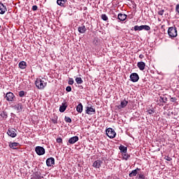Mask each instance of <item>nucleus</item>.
Returning <instances> with one entry per match:
<instances>
[{
    "mask_svg": "<svg viewBox=\"0 0 179 179\" xmlns=\"http://www.w3.org/2000/svg\"><path fill=\"white\" fill-rule=\"evenodd\" d=\"M168 34L170 38H176L178 35L177 32V27H171L168 29Z\"/></svg>",
    "mask_w": 179,
    "mask_h": 179,
    "instance_id": "f257e3e1",
    "label": "nucleus"
},
{
    "mask_svg": "<svg viewBox=\"0 0 179 179\" xmlns=\"http://www.w3.org/2000/svg\"><path fill=\"white\" fill-rule=\"evenodd\" d=\"M35 85L38 89L43 90L47 86V83L44 82L41 78H37L35 81Z\"/></svg>",
    "mask_w": 179,
    "mask_h": 179,
    "instance_id": "f03ea898",
    "label": "nucleus"
},
{
    "mask_svg": "<svg viewBox=\"0 0 179 179\" xmlns=\"http://www.w3.org/2000/svg\"><path fill=\"white\" fill-rule=\"evenodd\" d=\"M106 135L108 136V138L113 139L115 135H117V133H115V131H114L113 128H108L106 129Z\"/></svg>",
    "mask_w": 179,
    "mask_h": 179,
    "instance_id": "7ed1b4c3",
    "label": "nucleus"
},
{
    "mask_svg": "<svg viewBox=\"0 0 179 179\" xmlns=\"http://www.w3.org/2000/svg\"><path fill=\"white\" fill-rule=\"evenodd\" d=\"M35 152L38 156H43V155H45V149L41 146H36L35 148Z\"/></svg>",
    "mask_w": 179,
    "mask_h": 179,
    "instance_id": "20e7f679",
    "label": "nucleus"
},
{
    "mask_svg": "<svg viewBox=\"0 0 179 179\" xmlns=\"http://www.w3.org/2000/svg\"><path fill=\"white\" fill-rule=\"evenodd\" d=\"M16 132H17V131H16L15 129H8L7 131V134L8 136H10V138H16L17 136Z\"/></svg>",
    "mask_w": 179,
    "mask_h": 179,
    "instance_id": "39448f33",
    "label": "nucleus"
},
{
    "mask_svg": "<svg viewBox=\"0 0 179 179\" xmlns=\"http://www.w3.org/2000/svg\"><path fill=\"white\" fill-rule=\"evenodd\" d=\"M130 79H131V82L135 83L138 82V80H139V75H138V73H132L130 75Z\"/></svg>",
    "mask_w": 179,
    "mask_h": 179,
    "instance_id": "423d86ee",
    "label": "nucleus"
},
{
    "mask_svg": "<svg viewBox=\"0 0 179 179\" xmlns=\"http://www.w3.org/2000/svg\"><path fill=\"white\" fill-rule=\"evenodd\" d=\"M5 98L7 101H13L15 100V94L12 92H7Z\"/></svg>",
    "mask_w": 179,
    "mask_h": 179,
    "instance_id": "0eeeda50",
    "label": "nucleus"
},
{
    "mask_svg": "<svg viewBox=\"0 0 179 179\" xmlns=\"http://www.w3.org/2000/svg\"><path fill=\"white\" fill-rule=\"evenodd\" d=\"M86 114H88V115H93V114L96 113V109H94V108L90 106H87L86 108Z\"/></svg>",
    "mask_w": 179,
    "mask_h": 179,
    "instance_id": "6e6552de",
    "label": "nucleus"
},
{
    "mask_svg": "<svg viewBox=\"0 0 179 179\" xmlns=\"http://www.w3.org/2000/svg\"><path fill=\"white\" fill-rule=\"evenodd\" d=\"M55 164V159L54 157H50L46 159V165L48 167H51V166H54Z\"/></svg>",
    "mask_w": 179,
    "mask_h": 179,
    "instance_id": "1a4fd4ad",
    "label": "nucleus"
},
{
    "mask_svg": "<svg viewBox=\"0 0 179 179\" xmlns=\"http://www.w3.org/2000/svg\"><path fill=\"white\" fill-rule=\"evenodd\" d=\"M14 108L17 113H22V111H23V104L19 103L14 106Z\"/></svg>",
    "mask_w": 179,
    "mask_h": 179,
    "instance_id": "9d476101",
    "label": "nucleus"
},
{
    "mask_svg": "<svg viewBox=\"0 0 179 179\" xmlns=\"http://www.w3.org/2000/svg\"><path fill=\"white\" fill-rule=\"evenodd\" d=\"M101 164H103V162H101L100 159H98L93 163L92 166L95 169H100V167H101Z\"/></svg>",
    "mask_w": 179,
    "mask_h": 179,
    "instance_id": "9b49d317",
    "label": "nucleus"
},
{
    "mask_svg": "<svg viewBox=\"0 0 179 179\" xmlns=\"http://www.w3.org/2000/svg\"><path fill=\"white\" fill-rule=\"evenodd\" d=\"M8 9L6 6L3 5V3H0V15H5Z\"/></svg>",
    "mask_w": 179,
    "mask_h": 179,
    "instance_id": "f8f14e48",
    "label": "nucleus"
},
{
    "mask_svg": "<svg viewBox=\"0 0 179 179\" xmlns=\"http://www.w3.org/2000/svg\"><path fill=\"white\" fill-rule=\"evenodd\" d=\"M138 171H141V169L136 168V169L131 171V172L129 174V177H136L138 175Z\"/></svg>",
    "mask_w": 179,
    "mask_h": 179,
    "instance_id": "ddd939ff",
    "label": "nucleus"
},
{
    "mask_svg": "<svg viewBox=\"0 0 179 179\" xmlns=\"http://www.w3.org/2000/svg\"><path fill=\"white\" fill-rule=\"evenodd\" d=\"M79 141V137L78 136H73L69 139V143H71V145H73V143H76Z\"/></svg>",
    "mask_w": 179,
    "mask_h": 179,
    "instance_id": "4468645a",
    "label": "nucleus"
},
{
    "mask_svg": "<svg viewBox=\"0 0 179 179\" xmlns=\"http://www.w3.org/2000/svg\"><path fill=\"white\" fill-rule=\"evenodd\" d=\"M8 118V113L5 110L0 113V120L1 121H3V120H6Z\"/></svg>",
    "mask_w": 179,
    "mask_h": 179,
    "instance_id": "2eb2a0df",
    "label": "nucleus"
},
{
    "mask_svg": "<svg viewBox=\"0 0 179 179\" xmlns=\"http://www.w3.org/2000/svg\"><path fill=\"white\" fill-rule=\"evenodd\" d=\"M137 66L140 69V71H144L145 70V66H146V64L143 62H138L137 63Z\"/></svg>",
    "mask_w": 179,
    "mask_h": 179,
    "instance_id": "dca6fc26",
    "label": "nucleus"
},
{
    "mask_svg": "<svg viewBox=\"0 0 179 179\" xmlns=\"http://www.w3.org/2000/svg\"><path fill=\"white\" fill-rule=\"evenodd\" d=\"M117 18H118L119 20H120V22H124V20H127V15L120 13L117 15Z\"/></svg>",
    "mask_w": 179,
    "mask_h": 179,
    "instance_id": "f3484780",
    "label": "nucleus"
},
{
    "mask_svg": "<svg viewBox=\"0 0 179 179\" xmlns=\"http://www.w3.org/2000/svg\"><path fill=\"white\" fill-rule=\"evenodd\" d=\"M86 27H85V25H82L78 28V31L79 33H80V34L86 33Z\"/></svg>",
    "mask_w": 179,
    "mask_h": 179,
    "instance_id": "a211bd4d",
    "label": "nucleus"
},
{
    "mask_svg": "<svg viewBox=\"0 0 179 179\" xmlns=\"http://www.w3.org/2000/svg\"><path fill=\"white\" fill-rule=\"evenodd\" d=\"M67 107H68V105H66V103H62V106H60V107H59V112L64 113L65 110H66Z\"/></svg>",
    "mask_w": 179,
    "mask_h": 179,
    "instance_id": "6ab92c4d",
    "label": "nucleus"
},
{
    "mask_svg": "<svg viewBox=\"0 0 179 179\" xmlns=\"http://www.w3.org/2000/svg\"><path fill=\"white\" fill-rule=\"evenodd\" d=\"M27 66V64L24 61H22L19 63V68H20V69H26Z\"/></svg>",
    "mask_w": 179,
    "mask_h": 179,
    "instance_id": "aec40b11",
    "label": "nucleus"
},
{
    "mask_svg": "<svg viewBox=\"0 0 179 179\" xmlns=\"http://www.w3.org/2000/svg\"><path fill=\"white\" fill-rule=\"evenodd\" d=\"M76 111L78 113H82V112L83 111V105H82V103H80L77 107H76Z\"/></svg>",
    "mask_w": 179,
    "mask_h": 179,
    "instance_id": "412c9836",
    "label": "nucleus"
},
{
    "mask_svg": "<svg viewBox=\"0 0 179 179\" xmlns=\"http://www.w3.org/2000/svg\"><path fill=\"white\" fill-rule=\"evenodd\" d=\"M67 1L66 0H57V3L59 6L64 7L65 6V3H66Z\"/></svg>",
    "mask_w": 179,
    "mask_h": 179,
    "instance_id": "4be33fe9",
    "label": "nucleus"
},
{
    "mask_svg": "<svg viewBox=\"0 0 179 179\" xmlns=\"http://www.w3.org/2000/svg\"><path fill=\"white\" fill-rule=\"evenodd\" d=\"M19 146V143H16V142H14V143H10L9 144V147L11 148V149H14V150H16V147Z\"/></svg>",
    "mask_w": 179,
    "mask_h": 179,
    "instance_id": "5701e85b",
    "label": "nucleus"
},
{
    "mask_svg": "<svg viewBox=\"0 0 179 179\" xmlns=\"http://www.w3.org/2000/svg\"><path fill=\"white\" fill-rule=\"evenodd\" d=\"M127 105H128V101L127 100L122 101L120 103L121 108H125V107H127Z\"/></svg>",
    "mask_w": 179,
    "mask_h": 179,
    "instance_id": "b1692460",
    "label": "nucleus"
},
{
    "mask_svg": "<svg viewBox=\"0 0 179 179\" xmlns=\"http://www.w3.org/2000/svg\"><path fill=\"white\" fill-rule=\"evenodd\" d=\"M119 149L121 152V153H127V147L121 145L120 147H119Z\"/></svg>",
    "mask_w": 179,
    "mask_h": 179,
    "instance_id": "393cba45",
    "label": "nucleus"
},
{
    "mask_svg": "<svg viewBox=\"0 0 179 179\" xmlns=\"http://www.w3.org/2000/svg\"><path fill=\"white\" fill-rule=\"evenodd\" d=\"M76 82L78 85H82V83H83V80H82V78L80 77H77L76 78Z\"/></svg>",
    "mask_w": 179,
    "mask_h": 179,
    "instance_id": "a878e982",
    "label": "nucleus"
},
{
    "mask_svg": "<svg viewBox=\"0 0 179 179\" xmlns=\"http://www.w3.org/2000/svg\"><path fill=\"white\" fill-rule=\"evenodd\" d=\"M134 30H135V31H142L143 30L142 25H141V26H138V25L134 26Z\"/></svg>",
    "mask_w": 179,
    "mask_h": 179,
    "instance_id": "bb28decb",
    "label": "nucleus"
},
{
    "mask_svg": "<svg viewBox=\"0 0 179 179\" xmlns=\"http://www.w3.org/2000/svg\"><path fill=\"white\" fill-rule=\"evenodd\" d=\"M101 18L102 20H104V22H107V20H108V17L106 14H102Z\"/></svg>",
    "mask_w": 179,
    "mask_h": 179,
    "instance_id": "cd10ccee",
    "label": "nucleus"
},
{
    "mask_svg": "<svg viewBox=\"0 0 179 179\" xmlns=\"http://www.w3.org/2000/svg\"><path fill=\"white\" fill-rule=\"evenodd\" d=\"M64 121L65 122H68L69 124H71V122H72V119H71V117L68 116H65Z\"/></svg>",
    "mask_w": 179,
    "mask_h": 179,
    "instance_id": "c85d7f7f",
    "label": "nucleus"
},
{
    "mask_svg": "<svg viewBox=\"0 0 179 179\" xmlns=\"http://www.w3.org/2000/svg\"><path fill=\"white\" fill-rule=\"evenodd\" d=\"M137 179H145V174L143 173L138 174Z\"/></svg>",
    "mask_w": 179,
    "mask_h": 179,
    "instance_id": "c756f323",
    "label": "nucleus"
},
{
    "mask_svg": "<svg viewBox=\"0 0 179 179\" xmlns=\"http://www.w3.org/2000/svg\"><path fill=\"white\" fill-rule=\"evenodd\" d=\"M143 30H145L146 31H149L150 30V27L148 25H142Z\"/></svg>",
    "mask_w": 179,
    "mask_h": 179,
    "instance_id": "7c9ffc66",
    "label": "nucleus"
},
{
    "mask_svg": "<svg viewBox=\"0 0 179 179\" xmlns=\"http://www.w3.org/2000/svg\"><path fill=\"white\" fill-rule=\"evenodd\" d=\"M122 156H123V159H124V160H127V159H129V157H131V156H130L129 155L127 154V152L124 153V154L122 155Z\"/></svg>",
    "mask_w": 179,
    "mask_h": 179,
    "instance_id": "2f4dec72",
    "label": "nucleus"
},
{
    "mask_svg": "<svg viewBox=\"0 0 179 179\" xmlns=\"http://www.w3.org/2000/svg\"><path fill=\"white\" fill-rule=\"evenodd\" d=\"M160 99L162 100V103H167V97L160 96Z\"/></svg>",
    "mask_w": 179,
    "mask_h": 179,
    "instance_id": "473e14b6",
    "label": "nucleus"
},
{
    "mask_svg": "<svg viewBox=\"0 0 179 179\" xmlns=\"http://www.w3.org/2000/svg\"><path fill=\"white\" fill-rule=\"evenodd\" d=\"M148 114H150V115H152V114H154L155 113V109H150L148 110Z\"/></svg>",
    "mask_w": 179,
    "mask_h": 179,
    "instance_id": "72a5a7b5",
    "label": "nucleus"
},
{
    "mask_svg": "<svg viewBox=\"0 0 179 179\" xmlns=\"http://www.w3.org/2000/svg\"><path fill=\"white\" fill-rule=\"evenodd\" d=\"M19 96H20V97H24V91L19 92Z\"/></svg>",
    "mask_w": 179,
    "mask_h": 179,
    "instance_id": "f704fd0d",
    "label": "nucleus"
},
{
    "mask_svg": "<svg viewBox=\"0 0 179 179\" xmlns=\"http://www.w3.org/2000/svg\"><path fill=\"white\" fill-rule=\"evenodd\" d=\"M158 15H159L160 16H163V15H164V10H160L158 12Z\"/></svg>",
    "mask_w": 179,
    "mask_h": 179,
    "instance_id": "c9c22d12",
    "label": "nucleus"
},
{
    "mask_svg": "<svg viewBox=\"0 0 179 179\" xmlns=\"http://www.w3.org/2000/svg\"><path fill=\"white\" fill-rule=\"evenodd\" d=\"M73 83H74L73 78H69V85H73Z\"/></svg>",
    "mask_w": 179,
    "mask_h": 179,
    "instance_id": "e433bc0d",
    "label": "nucleus"
},
{
    "mask_svg": "<svg viewBox=\"0 0 179 179\" xmlns=\"http://www.w3.org/2000/svg\"><path fill=\"white\" fill-rule=\"evenodd\" d=\"M171 101L172 103H176L177 101V98H176V97H171Z\"/></svg>",
    "mask_w": 179,
    "mask_h": 179,
    "instance_id": "4c0bfd02",
    "label": "nucleus"
},
{
    "mask_svg": "<svg viewBox=\"0 0 179 179\" xmlns=\"http://www.w3.org/2000/svg\"><path fill=\"white\" fill-rule=\"evenodd\" d=\"M165 160H166L167 162H171L173 160V159L169 156L165 157Z\"/></svg>",
    "mask_w": 179,
    "mask_h": 179,
    "instance_id": "58836bf2",
    "label": "nucleus"
},
{
    "mask_svg": "<svg viewBox=\"0 0 179 179\" xmlns=\"http://www.w3.org/2000/svg\"><path fill=\"white\" fill-rule=\"evenodd\" d=\"M66 92H72V87H71V86L66 87Z\"/></svg>",
    "mask_w": 179,
    "mask_h": 179,
    "instance_id": "ea45409f",
    "label": "nucleus"
},
{
    "mask_svg": "<svg viewBox=\"0 0 179 179\" xmlns=\"http://www.w3.org/2000/svg\"><path fill=\"white\" fill-rule=\"evenodd\" d=\"M176 12L179 15V4H177L176 6Z\"/></svg>",
    "mask_w": 179,
    "mask_h": 179,
    "instance_id": "a19ab883",
    "label": "nucleus"
},
{
    "mask_svg": "<svg viewBox=\"0 0 179 179\" xmlns=\"http://www.w3.org/2000/svg\"><path fill=\"white\" fill-rule=\"evenodd\" d=\"M57 143H62V138H57Z\"/></svg>",
    "mask_w": 179,
    "mask_h": 179,
    "instance_id": "79ce46f5",
    "label": "nucleus"
},
{
    "mask_svg": "<svg viewBox=\"0 0 179 179\" xmlns=\"http://www.w3.org/2000/svg\"><path fill=\"white\" fill-rule=\"evenodd\" d=\"M37 9H38V7L37 6H32V10H37Z\"/></svg>",
    "mask_w": 179,
    "mask_h": 179,
    "instance_id": "37998d69",
    "label": "nucleus"
},
{
    "mask_svg": "<svg viewBox=\"0 0 179 179\" xmlns=\"http://www.w3.org/2000/svg\"><path fill=\"white\" fill-rule=\"evenodd\" d=\"M138 57H139L141 59H143V58H145V56L141 54V55H140L138 56Z\"/></svg>",
    "mask_w": 179,
    "mask_h": 179,
    "instance_id": "c03bdc74",
    "label": "nucleus"
},
{
    "mask_svg": "<svg viewBox=\"0 0 179 179\" xmlns=\"http://www.w3.org/2000/svg\"><path fill=\"white\" fill-rule=\"evenodd\" d=\"M52 122L53 124H57V120H55V119H52Z\"/></svg>",
    "mask_w": 179,
    "mask_h": 179,
    "instance_id": "a18cd8bd",
    "label": "nucleus"
}]
</instances>
